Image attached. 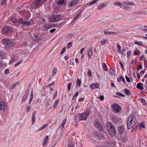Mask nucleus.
Returning a JSON list of instances; mask_svg holds the SVG:
<instances>
[{
	"instance_id": "obj_41",
	"label": "nucleus",
	"mask_w": 147,
	"mask_h": 147,
	"mask_svg": "<svg viewBox=\"0 0 147 147\" xmlns=\"http://www.w3.org/2000/svg\"><path fill=\"white\" fill-rule=\"evenodd\" d=\"M1 4L3 5H5L6 4L7 0H1Z\"/></svg>"
},
{
	"instance_id": "obj_43",
	"label": "nucleus",
	"mask_w": 147,
	"mask_h": 147,
	"mask_svg": "<svg viewBox=\"0 0 147 147\" xmlns=\"http://www.w3.org/2000/svg\"><path fill=\"white\" fill-rule=\"evenodd\" d=\"M72 46V43L71 42L69 43L67 45V48L68 49H69Z\"/></svg>"
},
{
	"instance_id": "obj_18",
	"label": "nucleus",
	"mask_w": 147,
	"mask_h": 147,
	"mask_svg": "<svg viewBox=\"0 0 147 147\" xmlns=\"http://www.w3.org/2000/svg\"><path fill=\"white\" fill-rule=\"evenodd\" d=\"M93 54L92 50L91 49H89L88 50L87 52L88 56L89 59H91V56Z\"/></svg>"
},
{
	"instance_id": "obj_40",
	"label": "nucleus",
	"mask_w": 147,
	"mask_h": 147,
	"mask_svg": "<svg viewBox=\"0 0 147 147\" xmlns=\"http://www.w3.org/2000/svg\"><path fill=\"white\" fill-rule=\"evenodd\" d=\"M114 4L117 6H119L120 7H121L122 5L121 3L119 2L115 3H114Z\"/></svg>"
},
{
	"instance_id": "obj_13",
	"label": "nucleus",
	"mask_w": 147,
	"mask_h": 147,
	"mask_svg": "<svg viewBox=\"0 0 147 147\" xmlns=\"http://www.w3.org/2000/svg\"><path fill=\"white\" fill-rule=\"evenodd\" d=\"M112 121L114 123H116L118 122L119 120V118L115 116H112L111 117Z\"/></svg>"
},
{
	"instance_id": "obj_22",
	"label": "nucleus",
	"mask_w": 147,
	"mask_h": 147,
	"mask_svg": "<svg viewBox=\"0 0 147 147\" xmlns=\"http://www.w3.org/2000/svg\"><path fill=\"white\" fill-rule=\"evenodd\" d=\"M57 4L59 5L63 4L64 5H66V3L64 2V0H59L57 2Z\"/></svg>"
},
{
	"instance_id": "obj_58",
	"label": "nucleus",
	"mask_w": 147,
	"mask_h": 147,
	"mask_svg": "<svg viewBox=\"0 0 147 147\" xmlns=\"http://www.w3.org/2000/svg\"><path fill=\"white\" fill-rule=\"evenodd\" d=\"M73 36V35L71 34H69L67 36V37L68 38H71Z\"/></svg>"
},
{
	"instance_id": "obj_42",
	"label": "nucleus",
	"mask_w": 147,
	"mask_h": 147,
	"mask_svg": "<svg viewBox=\"0 0 147 147\" xmlns=\"http://www.w3.org/2000/svg\"><path fill=\"white\" fill-rule=\"evenodd\" d=\"M71 83H69L67 86V89L68 91H69L70 89L71 86Z\"/></svg>"
},
{
	"instance_id": "obj_4",
	"label": "nucleus",
	"mask_w": 147,
	"mask_h": 147,
	"mask_svg": "<svg viewBox=\"0 0 147 147\" xmlns=\"http://www.w3.org/2000/svg\"><path fill=\"white\" fill-rule=\"evenodd\" d=\"M18 23L20 24H22L25 26H29L31 25L30 22H28L25 19L22 18H19L18 20Z\"/></svg>"
},
{
	"instance_id": "obj_36",
	"label": "nucleus",
	"mask_w": 147,
	"mask_h": 147,
	"mask_svg": "<svg viewBox=\"0 0 147 147\" xmlns=\"http://www.w3.org/2000/svg\"><path fill=\"white\" fill-rule=\"evenodd\" d=\"M107 40L106 39H103L101 41V44L102 45H104L107 42Z\"/></svg>"
},
{
	"instance_id": "obj_45",
	"label": "nucleus",
	"mask_w": 147,
	"mask_h": 147,
	"mask_svg": "<svg viewBox=\"0 0 147 147\" xmlns=\"http://www.w3.org/2000/svg\"><path fill=\"white\" fill-rule=\"evenodd\" d=\"M109 73L112 74H115V70L114 69H111L109 71Z\"/></svg>"
},
{
	"instance_id": "obj_48",
	"label": "nucleus",
	"mask_w": 147,
	"mask_h": 147,
	"mask_svg": "<svg viewBox=\"0 0 147 147\" xmlns=\"http://www.w3.org/2000/svg\"><path fill=\"white\" fill-rule=\"evenodd\" d=\"M5 54L4 53L3 51H0V56H3Z\"/></svg>"
},
{
	"instance_id": "obj_55",
	"label": "nucleus",
	"mask_w": 147,
	"mask_h": 147,
	"mask_svg": "<svg viewBox=\"0 0 147 147\" xmlns=\"http://www.w3.org/2000/svg\"><path fill=\"white\" fill-rule=\"evenodd\" d=\"M4 73L5 74H8L9 73V70L8 69H5Z\"/></svg>"
},
{
	"instance_id": "obj_37",
	"label": "nucleus",
	"mask_w": 147,
	"mask_h": 147,
	"mask_svg": "<svg viewBox=\"0 0 147 147\" xmlns=\"http://www.w3.org/2000/svg\"><path fill=\"white\" fill-rule=\"evenodd\" d=\"M59 101V99H57L55 101V102L54 104V105H53V108L54 109H55L56 108V107H57V105L58 102Z\"/></svg>"
},
{
	"instance_id": "obj_38",
	"label": "nucleus",
	"mask_w": 147,
	"mask_h": 147,
	"mask_svg": "<svg viewBox=\"0 0 147 147\" xmlns=\"http://www.w3.org/2000/svg\"><path fill=\"white\" fill-rule=\"evenodd\" d=\"M140 100L142 102L143 104L144 105H146V102L144 98H140Z\"/></svg>"
},
{
	"instance_id": "obj_62",
	"label": "nucleus",
	"mask_w": 147,
	"mask_h": 147,
	"mask_svg": "<svg viewBox=\"0 0 147 147\" xmlns=\"http://www.w3.org/2000/svg\"><path fill=\"white\" fill-rule=\"evenodd\" d=\"M57 70L56 69H54L53 70L52 73L53 74H55L57 72Z\"/></svg>"
},
{
	"instance_id": "obj_56",
	"label": "nucleus",
	"mask_w": 147,
	"mask_h": 147,
	"mask_svg": "<svg viewBox=\"0 0 147 147\" xmlns=\"http://www.w3.org/2000/svg\"><path fill=\"white\" fill-rule=\"evenodd\" d=\"M125 78L127 81V82H129L130 81V80L129 78L127 77L126 75L125 76Z\"/></svg>"
},
{
	"instance_id": "obj_30",
	"label": "nucleus",
	"mask_w": 147,
	"mask_h": 147,
	"mask_svg": "<svg viewBox=\"0 0 147 147\" xmlns=\"http://www.w3.org/2000/svg\"><path fill=\"white\" fill-rule=\"evenodd\" d=\"M102 67H103V69L105 71H106L107 70L108 68H107V65L105 63H103L102 64Z\"/></svg>"
},
{
	"instance_id": "obj_52",
	"label": "nucleus",
	"mask_w": 147,
	"mask_h": 147,
	"mask_svg": "<svg viewBox=\"0 0 147 147\" xmlns=\"http://www.w3.org/2000/svg\"><path fill=\"white\" fill-rule=\"evenodd\" d=\"M120 79L121 80L122 82L124 83H125V80L124 78V77L123 76H121L120 77Z\"/></svg>"
},
{
	"instance_id": "obj_61",
	"label": "nucleus",
	"mask_w": 147,
	"mask_h": 147,
	"mask_svg": "<svg viewBox=\"0 0 147 147\" xmlns=\"http://www.w3.org/2000/svg\"><path fill=\"white\" fill-rule=\"evenodd\" d=\"M32 98H33L32 97H30L29 99V100L28 101V104H29L31 102L32 100Z\"/></svg>"
},
{
	"instance_id": "obj_17",
	"label": "nucleus",
	"mask_w": 147,
	"mask_h": 147,
	"mask_svg": "<svg viewBox=\"0 0 147 147\" xmlns=\"http://www.w3.org/2000/svg\"><path fill=\"white\" fill-rule=\"evenodd\" d=\"M136 87L140 90H142L144 89L143 84L141 83H138Z\"/></svg>"
},
{
	"instance_id": "obj_21",
	"label": "nucleus",
	"mask_w": 147,
	"mask_h": 147,
	"mask_svg": "<svg viewBox=\"0 0 147 147\" xmlns=\"http://www.w3.org/2000/svg\"><path fill=\"white\" fill-rule=\"evenodd\" d=\"M98 87V84H92L90 86V88L91 89H95Z\"/></svg>"
},
{
	"instance_id": "obj_51",
	"label": "nucleus",
	"mask_w": 147,
	"mask_h": 147,
	"mask_svg": "<svg viewBox=\"0 0 147 147\" xmlns=\"http://www.w3.org/2000/svg\"><path fill=\"white\" fill-rule=\"evenodd\" d=\"M116 94L118 96H120L122 97H124L125 95L119 92H117L116 93Z\"/></svg>"
},
{
	"instance_id": "obj_12",
	"label": "nucleus",
	"mask_w": 147,
	"mask_h": 147,
	"mask_svg": "<svg viewBox=\"0 0 147 147\" xmlns=\"http://www.w3.org/2000/svg\"><path fill=\"white\" fill-rule=\"evenodd\" d=\"M78 0H72L68 4L69 7H72L76 5L78 3Z\"/></svg>"
},
{
	"instance_id": "obj_20",
	"label": "nucleus",
	"mask_w": 147,
	"mask_h": 147,
	"mask_svg": "<svg viewBox=\"0 0 147 147\" xmlns=\"http://www.w3.org/2000/svg\"><path fill=\"white\" fill-rule=\"evenodd\" d=\"M48 139V136H46L43 140V142L42 143V146H45L47 143Z\"/></svg>"
},
{
	"instance_id": "obj_34",
	"label": "nucleus",
	"mask_w": 147,
	"mask_h": 147,
	"mask_svg": "<svg viewBox=\"0 0 147 147\" xmlns=\"http://www.w3.org/2000/svg\"><path fill=\"white\" fill-rule=\"evenodd\" d=\"M134 43L139 46H143L144 47V45H143L142 43L138 41H135L134 42Z\"/></svg>"
},
{
	"instance_id": "obj_57",
	"label": "nucleus",
	"mask_w": 147,
	"mask_h": 147,
	"mask_svg": "<svg viewBox=\"0 0 147 147\" xmlns=\"http://www.w3.org/2000/svg\"><path fill=\"white\" fill-rule=\"evenodd\" d=\"M145 71L144 70H142L140 72V74L142 76H143V75L144 74V73H145Z\"/></svg>"
},
{
	"instance_id": "obj_10",
	"label": "nucleus",
	"mask_w": 147,
	"mask_h": 147,
	"mask_svg": "<svg viewBox=\"0 0 147 147\" xmlns=\"http://www.w3.org/2000/svg\"><path fill=\"white\" fill-rule=\"evenodd\" d=\"M7 108V105L3 101H0V110L4 112Z\"/></svg>"
},
{
	"instance_id": "obj_32",
	"label": "nucleus",
	"mask_w": 147,
	"mask_h": 147,
	"mask_svg": "<svg viewBox=\"0 0 147 147\" xmlns=\"http://www.w3.org/2000/svg\"><path fill=\"white\" fill-rule=\"evenodd\" d=\"M125 94L127 95H129L130 94V91L127 89H126L124 90Z\"/></svg>"
},
{
	"instance_id": "obj_23",
	"label": "nucleus",
	"mask_w": 147,
	"mask_h": 147,
	"mask_svg": "<svg viewBox=\"0 0 147 147\" xmlns=\"http://www.w3.org/2000/svg\"><path fill=\"white\" fill-rule=\"evenodd\" d=\"M36 112H34V113L32 115V123H33L35 120V118H36V116L35 115L36 114Z\"/></svg>"
},
{
	"instance_id": "obj_8",
	"label": "nucleus",
	"mask_w": 147,
	"mask_h": 147,
	"mask_svg": "<svg viewBox=\"0 0 147 147\" xmlns=\"http://www.w3.org/2000/svg\"><path fill=\"white\" fill-rule=\"evenodd\" d=\"M1 31L3 34H8L12 31V29L11 27L6 26L2 29Z\"/></svg>"
},
{
	"instance_id": "obj_59",
	"label": "nucleus",
	"mask_w": 147,
	"mask_h": 147,
	"mask_svg": "<svg viewBox=\"0 0 147 147\" xmlns=\"http://www.w3.org/2000/svg\"><path fill=\"white\" fill-rule=\"evenodd\" d=\"M22 62V61H19L17 62L16 64L14 65L15 66H16L17 65H18L20 64Z\"/></svg>"
},
{
	"instance_id": "obj_6",
	"label": "nucleus",
	"mask_w": 147,
	"mask_h": 147,
	"mask_svg": "<svg viewBox=\"0 0 147 147\" xmlns=\"http://www.w3.org/2000/svg\"><path fill=\"white\" fill-rule=\"evenodd\" d=\"M113 111L115 113H118L121 110V107L116 104H114L112 105Z\"/></svg>"
},
{
	"instance_id": "obj_39",
	"label": "nucleus",
	"mask_w": 147,
	"mask_h": 147,
	"mask_svg": "<svg viewBox=\"0 0 147 147\" xmlns=\"http://www.w3.org/2000/svg\"><path fill=\"white\" fill-rule=\"evenodd\" d=\"M17 84V83H16L13 84L12 85H11V86L10 87V89H13L16 86Z\"/></svg>"
},
{
	"instance_id": "obj_16",
	"label": "nucleus",
	"mask_w": 147,
	"mask_h": 147,
	"mask_svg": "<svg viewBox=\"0 0 147 147\" xmlns=\"http://www.w3.org/2000/svg\"><path fill=\"white\" fill-rule=\"evenodd\" d=\"M29 90H28L27 89L24 94V95L23 96V97L22 99V101H24L27 98V96L29 93Z\"/></svg>"
},
{
	"instance_id": "obj_24",
	"label": "nucleus",
	"mask_w": 147,
	"mask_h": 147,
	"mask_svg": "<svg viewBox=\"0 0 147 147\" xmlns=\"http://www.w3.org/2000/svg\"><path fill=\"white\" fill-rule=\"evenodd\" d=\"M140 51L138 50H135L134 53L133 55H140Z\"/></svg>"
},
{
	"instance_id": "obj_28",
	"label": "nucleus",
	"mask_w": 147,
	"mask_h": 147,
	"mask_svg": "<svg viewBox=\"0 0 147 147\" xmlns=\"http://www.w3.org/2000/svg\"><path fill=\"white\" fill-rule=\"evenodd\" d=\"M106 5L105 4H102L98 6L97 7L98 10L102 9L105 7Z\"/></svg>"
},
{
	"instance_id": "obj_54",
	"label": "nucleus",
	"mask_w": 147,
	"mask_h": 147,
	"mask_svg": "<svg viewBox=\"0 0 147 147\" xmlns=\"http://www.w3.org/2000/svg\"><path fill=\"white\" fill-rule=\"evenodd\" d=\"M142 65H139L137 69V71H138L139 70L141 69L142 68Z\"/></svg>"
},
{
	"instance_id": "obj_15",
	"label": "nucleus",
	"mask_w": 147,
	"mask_h": 147,
	"mask_svg": "<svg viewBox=\"0 0 147 147\" xmlns=\"http://www.w3.org/2000/svg\"><path fill=\"white\" fill-rule=\"evenodd\" d=\"M119 132L121 134L123 132L125 131V127L123 125H120L119 126L118 129Z\"/></svg>"
},
{
	"instance_id": "obj_35",
	"label": "nucleus",
	"mask_w": 147,
	"mask_h": 147,
	"mask_svg": "<svg viewBox=\"0 0 147 147\" xmlns=\"http://www.w3.org/2000/svg\"><path fill=\"white\" fill-rule=\"evenodd\" d=\"M47 125V124H45L42 125L40 128L39 129V130H40L43 129L45 128Z\"/></svg>"
},
{
	"instance_id": "obj_47",
	"label": "nucleus",
	"mask_w": 147,
	"mask_h": 147,
	"mask_svg": "<svg viewBox=\"0 0 147 147\" xmlns=\"http://www.w3.org/2000/svg\"><path fill=\"white\" fill-rule=\"evenodd\" d=\"M40 22L42 24H43L46 22V20L43 18H41L40 19Z\"/></svg>"
},
{
	"instance_id": "obj_14",
	"label": "nucleus",
	"mask_w": 147,
	"mask_h": 147,
	"mask_svg": "<svg viewBox=\"0 0 147 147\" xmlns=\"http://www.w3.org/2000/svg\"><path fill=\"white\" fill-rule=\"evenodd\" d=\"M95 134L96 136L100 138H102L104 137V135L98 131H96L95 133Z\"/></svg>"
},
{
	"instance_id": "obj_3",
	"label": "nucleus",
	"mask_w": 147,
	"mask_h": 147,
	"mask_svg": "<svg viewBox=\"0 0 147 147\" xmlns=\"http://www.w3.org/2000/svg\"><path fill=\"white\" fill-rule=\"evenodd\" d=\"M46 0H36L35 2H32L31 5L32 8H37L42 5Z\"/></svg>"
},
{
	"instance_id": "obj_19",
	"label": "nucleus",
	"mask_w": 147,
	"mask_h": 147,
	"mask_svg": "<svg viewBox=\"0 0 147 147\" xmlns=\"http://www.w3.org/2000/svg\"><path fill=\"white\" fill-rule=\"evenodd\" d=\"M104 34L105 35H115L117 34V33L115 32L111 31H104Z\"/></svg>"
},
{
	"instance_id": "obj_63",
	"label": "nucleus",
	"mask_w": 147,
	"mask_h": 147,
	"mask_svg": "<svg viewBox=\"0 0 147 147\" xmlns=\"http://www.w3.org/2000/svg\"><path fill=\"white\" fill-rule=\"evenodd\" d=\"M78 91H77L74 94L73 97L74 98L76 97H77L78 96Z\"/></svg>"
},
{
	"instance_id": "obj_64",
	"label": "nucleus",
	"mask_w": 147,
	"mask_h": 147,
	"mask_svg": "<svg viewBox=\"0 0 147 147\" xmlns=\"http://www.w3.org/2000/svg\"><path fill=\"white\" fill-rule=\"evenodd\" d=\"M144 58V56L143 55H142L140 57V58L139 59V61H142L143 60V59Z\"/></svg>"
},
{
	"instance_id": "obj_2",
	"label": "nucleus",
	"mask_w": 147,
	"mask_h": 147,
	"mask_svg": "<svg viewBox=\"0 0 147 147\" xmlns=\"http://www.w3.org/2000/svg\"><path fill=\"white\" fill-rule=\"evenodd\" d=\"M107 129L111 135H114L116 133V130L115 127L112 123L110 122H107L106 124Z\"/></svg>"
},
{
	"instance_id": "obj_49",
	"label": "nucleus",
	"mask_w": 147,
	"mask_h": 147,
	"mask_svg": "<svg viewBox=\"0 0 147 147\" xmlns=\"http://www.w3.org/2000/svg\"><path fill=\"white\" fill-rule=\"evenodd\" d=\"M66 50V48L65 47H64L63 48L61 51L60 53L61 54H63L65 52Z\"/></svg>"
},
{
	"instance_id": "obj_25",
	"label": "nucleus",
	"mask_w": 147,
	"mask_h": 147,
	"mask_svg": "<svg viewBox=\"0 0 147 147\" xmlns=\"http://www.w3.org/2000/svg\"><path fill=\"white\" fill-rule=\"evenodd\" d=\"M66 121H67V119H64L63 120V121L62 123L61 126L60 127L61 129H63V128H64V126L65 124Z\"/></svg>"
},
{
	"instance_id": "obj_27",
	"label": "nucleus",
	"mask_w": 147,
	"mask_h": 147,
	"mask_svg": "<svg viewBox=\"0 0 147 147\" xmlns=\"http://www.w3.org/2000/svg\"><path fill=\"white\" fill-rule=\"evenodd\" d=\"M116 46H117V52L118 53H120L121 52V47L119 45V44L118 43H117V44Z\"/></svg>"
},
{
	"instance_id": "obj_33",
	"label": "nucleus",
	"mask_w": 147,
	"mask_h": 147,
	"mask_svg": "<svg viewBox=\"0 0 147 147\" xmlns=\"http://www.w3.org/2000/svg\"><path fill=\"white\" fill-rule=\"evenodd\" d=\"M81 84V82L79 79H78L77 80L76 82V85L77 86H78V87H79Z\"/></svg>"
},
{
	"instance_id": "obj_31",
	"label": "nucleus",
	"mask_w": 147,
	"mask_h": 147,
	"mask_svg": "<svg viewBox=\"0 0 147 147\" xmlns=\"http://www.w3.org/2000/svg\"><path fill=\"white\" fill-rule=\"evenodd\" d=\"M99 0H94L93 1H92L91 2H90L88 4V6H90L93 4H94L96 2L98 1Z\"/></svg>"
},
{
	"instance_id": "obj_44",
	"label": "nucleus",
	"mask_w": 147,
	"mask_h": 147,
	"mask_svg": "<svg viewBox=\"0 0 147 147\" xmlns=\"http://www.w3.org/2000/svg\"><path fill=\"white\" fill-rule=\"evenodd\" d=\"M11 20L13 22L15 23H18V20H16L15 18H13Z\"/></svg>"
},
{
	"instance_id": "obj_29",
	"label": "nucleus",
	"mask_w": 147,
	"mask_h": 147,
	"mask_svg": "<svg viewBox=\"0 0 147 147\" xmlns=\"http://www.w3.org/2000/svg\"><path fill=\"white\" fill-rule=\"evenodd\" d=\"M82 12V11H80L78 12L77 15L75 17V18L74 19V20H77L78 18H79Z\"/></svg>"
},
{
	"instance_id": "obj_53",
	"label": "nucleus",
	"mask_w": 147,
	"mask_h": 147,
	"mask_svg": "<svg viewBox=\"0 0 147 147\" xmlns=\"http://www.w3.org/2000/svg\"><path fill=\"white\" fill-rule=\"evenodd\" d=\"M127 57H129L131 55V51H127Z\"/></svg>"
},
{
	"instance_id": "obj_50",
	"label": "nucleus",
	"mask_w": 147,
	"mask_h": 147,
	"mask_svg": "<svg viewBox=\"0 0 147 147\" xmlns=\"http://www.w3.org/2000/svg\"><path fill=\"white\" fill-rule=\"evenodd\" d=\"M88 75L90 76H92V73L90 70L89 69L88 72Z\"/></svg>"
},
{
	"instance_id": "obj_60",
	"label": "nucleus",
	"mask_w": 147,
	"mask_h": 147,
	"mask_svg": "<svg viewBox=\"0 0 147 147\" xmlns=\"http://www.w3.org/2000/svg\"><path fill=\"white\" fill-rule=\"evenodd\" d=\"M124 9L125 10H129L130 9V8L129 7L126 6L124 7Z\"/></svg>"
},
{
	"instance_id": "obj_5",
	"label": "nucleus",
	"mask_w": 147,
	"mask_h": 147,
	"mask_svg": "<svg viewBox=\"0 0 147 147\" xmlns=\"http://www.w3.org/2000/svg\"><path fill=\"white\" fill-rule=\"evenodd\" d=\"M1 42L2 44L6 47H9L12 43V41L8 38H5L2 39Z\"/></svg>"
},
{
	"instance_id": "obj_7",
	"label": "nucleus",
	"mask_w": 147,
	"mask_h": 147,
	"mask_svg": "<svg viewBox=\"0 0 147 147\" xmlns=\"http://www.w3.org/2000/svg\"><path fill=\"white\" fill-rule=\"evenodd\" d=\"M61 19V17L58 15L53 16L50 18L51 21L52 22H57L59 21Z\"/></svg>"
},
{
	"instance_id": "obj_46",
	"label": "nucleus",
	"mask_w": 147,
	"mask_h": 147,
	"mask_svg": "<svg viewBox=\"0 0 147 147\" xmlns=\"http://www.w3.org/2000/svg\"><path fill=\"white\" fill-rule=\"evenodd\" d=\"M124 3L127 5H133L134 4V3H131V2H124Z\"/></svg>"
},
{
	"instance_id": "obj_11",
	"label": "nucleus",
	"mask_w": 147,
	"mask_h": 147,
	"mask_svg": "<svg viewBox=\"0 0 147 147\" xmlns=\"http://www.w3.org/2000/svg\"><path fill=\"white\" fill-rule=\"evenodd\" d=\"M87 114L86 112H84L81 114H79L78 118L79 121L86 120L87 118Z\"/></svg>"
},
{
	"instance_id": "obj_1",
	"label": "nucleus",
	"mask_w": 147,
	"mask_h": 147,
	"mask_svg": "<svg viewBox=\"0 0 147 147\" xmlns=\"http://www.w3.org/2000/svg\"><path fill=\"white\" fill-rule=\"evenodd\" d=\"M136 114L133 113L130 114L128 118L127 122V128L130 129L133 127L137 123Z\"/></svg>"
},
{
	"instance_id": "obj_9",
	"label": "nucleus",
	"mask_w": 147,
	"mask_h": 147,
	"mask_svg": "<svg viewBox=\"0 0 147 147\" xmlns=\"http://www.w3.org/2000/svg\"><path fill=\"white\" fill-rule=\"evenodd\" d=\"M94 124L95 126L97 127L99 130L102 131L103 130V127L102 124L100 123L98 120H95L94 122Z\"/></svg>"
},
{
	"instance_id": "obj_26",
	"label": "nucleus",
	"mask_w": 147,
	"mask_h": 147,
	"mask_svg": "<svg viewBox=\"0 0 147 147\" xmlns=\"http://www.w3.org/2000/svg\"><path fill=\"white\" fill-rule=\"evenodd\" d=\"M139 127V129H141L142 127L145 128V127L142 123H138L136 126V127Z\"/></svg>"
}]
</instances>
